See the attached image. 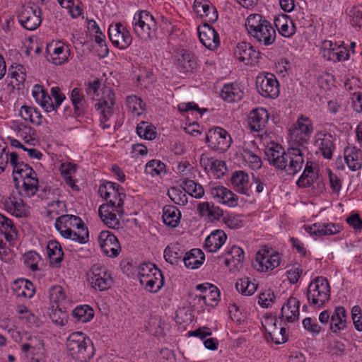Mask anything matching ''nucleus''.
<instances>
[{
  "label": "nucleus",
  "instance_id": "f257e3e1",
  "mask_svg": "<svg viewBox=\"0 0 362 362\" xmlns=\"http://www.w3.org/2000/svg\"><path fill=\"white\" fill-rule=\"evenodd\" d=\"M98 193L107 202L99 207L100 218L109 228H118L119 220L117 216L121 217L124 212L123 206L126 194L124 188L117 183L106 182L100 185Z\"/></svg>",
  "mask_w": 362,
  "mask_h": 362
},
{
  "label": "nucleus",
  "instance_id": "f03ea898",
  "mask_svg": "<svg viewBox=\"0 0 362 362\" xmlns=\"http://www.w3.org/2000/svg\"><path fill=\"white\" fill-rule=\"evenodd\" d=\"M8 163L13 168V180L17 182L18 178L22 179L24 193L30 197L34 196L39 188L36 172L29 165L20 161L16 152L10 153L5 144H0V175L6 170Z\"/></svg>",
  "mask_w": 362,
  "mask_h": 362
},
{
  "label": "nucleus",
  "instance_id": "7ed1b4c3",
  "mask_svg": "<svg viewBox=\"0 0 362 362\" xmlns=\"http://www.w3.org/2000/svg\"><path fill=\"white\" fill-rule=\"evenodd\" d=\"M265 156L270 165L291 176L301 170L305 162L304 150L299 146L285 151L280 144L271 143L265 149Z\"/></svg>",
  "mask_w": 362,
  "mask_h": 362
},
{
  "label": "nucleus",
  "instance_id": "20e7f679",
  "mask_svg": "<svg viewBox=\"0 0 362 362\" xmlns=\"http://www.w3.org/2000/svg\"><path fill=\"white\" fill-rule=\"evenodd\" d=\"M55 228L60 235L80 244L89 240V233L83 221L77 216L65 214L56 218Z\"/></svg>",
  "mask_w": 362,
  "mask_h": 362
},
{
  "label": "nucleus",
  "instance_id": "39448f33",
  "mask_svg": "<svg viewBox=\"0 0 362 362\" xmlns=\"http://www.w3.org/2000/svg\"><path fill=\"white\" fill-rule=\"evenodd\" d=\"M246 30L254 41L269 46L276 40V34L272 23L258 13L250 14L245 22Z\"/></svg>",
  "mask_w": 362,
  "mask_h": 362
},
{
  "label": "nucleus",
  "instance_id": "423d86ee",
  "mask_svg": "<svg viewBox=\"0 0 362 362\" xmlns=\"http://www.w3.org/2000/svg\"><path fill=\"white\" fill-rule=\"evenodd\" d=\"M137 276L141 285L151 293L158 292L164 286L162 272L151 262H144L138 267Z\"/></svg>",
  "mask_w": 362,
  "mask_h": 362
},
{
  "label": "nucleus",
  "instance_id": "0eeeda50",
  "mask_svg": "<svg viewBox=\"0 0 362 362\" xmlns=\"http://www.w3.org/2000/svg\"><path fill=\"white\" fill-rule=\"evenodd\" d=\"M330 293V286L327 279L317 276L309 284L305 296L310 306L319 309L329 301Z\"/></svg>",
  "mask_w": 362,
  "mask_h": 362
},
{
  "label": "nucleus",
  "instance_id": "6e6552de",
  "mask_svg": "<svg viewBox=\"0 0 362 362\" xmlns=\"http://www.w3.org/2000/svg\"><path fill=\"white\" fill-rule=\"evenodd\" d=\"M50 91L52 97L44 87L39 84L35 85L32 90V95L36 103L47 112L56 110L66 99V95L59 87H52Z\"/></svg>",
  "mask_w": 362,
  "mask_h": 362
},
{
  "label": "nucleus",
  "instance_id": "1a4fd4ad",
  "mask_svg": "<svg viewBox=\"0 0 362 362\" xmlns=\"http://www.w3.org/2000/svg\"><path fill=\"white\" fill-rule=\"evenodd\" d=\"M66 346L68 352L74 358L83 361L92 356L93 349L92 341L82 332H76L69 334Z\"/></svg>",
  "mask_w": 362,
  "mask_h": 362
},
{
  "label": "nucleus",
  "instance_id": "9d476101",
  "mask_svg": "<svg viewBox=\"0 0 362 362\" xmlns=\"http://www.w3.org/2000/svg\"><path fill=\"white\" fill-rule=\"evenodd\" d=\"M115 100L114 91L111 88H105L103 91V95L97 100L94 105V108L99 115L100 126L103 129L111 127L110 121L114 115Z\"/></svg>",
  "mask_w": 362,
  "mask_h": 362
},
{
  "label": "nucleus",
  "instance_id": "9b49d317",
  "mask_svg": "<svg viewBox=\"0 0 362 362\" xmlns=\"http://www.w3.org/2000/svg\"><path fill=\"white\" fill-rule=\"evenodd\" d=\"M132 25L136 35L145 40L153 38L156 35L157 22L147 11L136 12L133 18Z\"/></svg>",
  "mask_w": 362,
  "mask_h": 362
},
{
  "label": "nucleus",
  "instance_id": "f8f14e48",
  "mask_svg": "<svg viewBox=\"0 0 362 362\" xmlns=\"http://www.w3.org/2000/svg\"><path fill=\"white\" fill-rule=\"evenodd\" d=\"M49 298L52 308L56 307L54 313L51 317L53 322L60 326H64L66 322L65 310L69 304L64 288L59 285L52 286L49 290Z\"/></svg>",
  "mask_w": 362,
  "mask_h": 362
},
{
  "label": "nucleus",
  "instance_id": "ddd939ff",
  "mask_svg": "<svg viewBox=\"0 0 362 362\" xmlns=\"http://www.w3.org/2000/svg\"><path fill=\"white\" fill-rule=\"evenodd\" d=\"M281 254L267 245L262 246L256 253L253 266L257 271L268 272L280 265Z\"/></svg>",
  "mask_w": 362,
  "mask_h": 362
},
{
  "label": "nucleus",
  "instance_id": "4468645a",
  "mask_svg": "<svg viewBox=\"0 0 362 362\" xmlns=\"http://www.w3.org/2000/svg\"><path fill=\"white\" fill-rule=\"evenodd\" d=\"M314 131L313 121L305 115L299 116L289 129V139L297 146H303L308 142Z\"/></svg>",
  "mask_w": 362,
  "mask_h": 362
},
{
  "label": "nucleus",
  "instance_id": "2eb2a0df",
  "mask_svg": "<svg viewBox=\"0 0 362 362\" xmlns=\"http://www.w3.org/2000/svg\"><path fill=\"white\" fill-rule=\"evenodd\" d=\"M87 276L91 286L100 291L107 290L113 283L111 272L100 264H93Z\"/></svg>",
  "mask_w": 362,
  "mask_h": 362
},
{
  "label": "nucleus",
  "instance_id": "dca6fc26",
  "mask_svg": "<svg viewBox=\"0 0 362 362\" xmlns=\"http://www.w3.org/2000/svg\"><path fill=\"white\" fill-rule=\"evenodd\" d=\"M257 92L264 98H276L279 95V83L274 74L261 72L256 78Z\"/></svg>",
  "mask_w": 362,
  "mask_h": 362
},
{
  "label": "nucleus",
  "instance_id": "f3484780",
  "mask_svg": "<svg viewBox=\"0 0 362 362\" xmlns=\"http://www.w3.org/2000/svg\"><path fill=\"white\" fill-rule=\"evenodd\" d=\"M206 142L211 148L225 152L230 146L232 139L226 130L220 127H215L206 133Z\"/></svg>",
  "mask_w": 362,
  "mask_h": 362
},
{
  "label": "nucleus",
  "instance_id": "a211bd4d",
  "mask_svg": "<svg viewBox=\"0 0 362 362\" xmlns=\"http://www.w3.org/2000/svg\"><path fill=\"white\" fill-rule=\"evenodd\" d=\"M47 59L54 65L67 62L71 54L70 45L60 40H52L46 46Z\"/></svg>",
  "mask_w": 362,
  "mask_h": 362
},
{
  "label": "nucleus",
  "instance_id": "6ab92c4d",
  "mask_svg": "<svg viewBox=\"0 0 362 362\" xmlns=\"http://www.w3.org/2000/svg\"><path fill=\"white\" fill-rule=\"evenodd\" d=\"M320 54L325 60L334 63L345 61L349 58L346 47L331 40H325L322 42Z\"/></svg>",
  "mask_w": 362,
  "mask_h": 362
},
{
  "label": "nucleus",
  "instance_id": "aec40b11",
  "mask_svg": "<svg viewBox=\"0 0 362 362\" xmlns=\"http://www.w3.org/2000/svg\"><path fill=\"white\" fill-rule=\"evenodd\" d=\"M108 37L114 46L125 49L132 42V37L127 28L121 23L111 24L108 28Z\"/></svg>",
  "mask_w": 362,
  "mask_h": 362
},
{
  "label": "nucleus",
  "instance_id": "412c9836",
  "mask_svg": "<svg viewBox=\"0 0 362 362\" xmlns=\"http://www.w3.org/2000/svg\"><path fill=\"white\" fill-rule=\"evenodd\" d=\"M314 146L317 153H320L324 158L330 160L336 149L335 138L330 133L318 132L315 135Z\"/></svg>",
  "mask_w": 362,
  "mask_h": 362
},
{
  "label": "nucleus",
  "instance_id": "4be33fe9",
  "mask_svg": "<svg viewBox=\"0 0 362 362\" xmlns=\"http://www.w3.org/2000/svg\"><path fill=\"white\" fill-rule=\"evenodd\" d=\"M42 11L37 6H23L18 15L20 24L26 30H34L40 25Z\"/></svg>",
  "mask_w": 362,
  "mask_h": 362
},
{
  "label": "nucleus",
  "instance_id": "5701e85b",
  "mask_svg": "<svg viewBox=\"0 0 362 362\" xmlns=\"http://www.w3.org/2000/svg\"><path fill=\"white\" fill-rule=\"evenodd\" d=\"M98 243L103 252L107 257H116L121 252L117 236L110 231H101L98 235Z\"/></svg>",
  "mask_w": 362,
  "mask_h": 362
},
{
  "label": "nucleus",
  "instance_id": "b1692460",
  "mask_svg": "<svg viewBox=\"0 0 362 362\" xmlns=\"http://www.w3.org/2000/svg\"><path fill=\"white\" fill-rule=\"evenodd\" d=\"M234 54L241 62L247 65H255L261 58V53L254 49L250 43L241 42L235 49Z\"/></svg>",
  "mask_w": 362,
  "mask_h": 362
},
{
  "label": "nucleus",
  "instance_id": "393cba45",
  "mask_svg": "<svg viewBox=\"0 0 362 362\" xmlns=\"http://www.w3.org/2000/svg\"><path fill=\"white\" fill-rule=\"evenodd\" d=\"M211 197L218 202L229 207L238 204V197L231 190L222 185H211L209 189Z\"/></svg>",
  "mask_w": 362,
  "mask_h": 362
},
{
  "label": "nucleus",
  "instance_id": "a878e982",
  "mask_svg": "<svg viewBox=\"0 0 362 362\" xmlns=\"http://www.w3.org/2000/svg\"><path fill=\"white\" fill-rule=\"evenodd\" d=\"M343 228L339 223L317 222L305 226V231L312 236L321 237L339 233Z\"/></svg>",
  "mask_w": 362,
  "mask_h": 362
},
{
  "label": "nucleus",
  "instance_id": "bb28decb",
  "mask_svg": "<svg viewBox=\"0 0 362 362\" xmlns=\"http://www.w3.org/2000/svg\"><path fill=\"white\" fill-rule=\"evenodd\" d=\"M5 209L11 215L18 218L25 217L28 214L26 204L20 193H11L4 202Z\"/></svg>",
  "mask_w": 362,
  "mask_h": 362
},
{
  "label": "nucleus",
  "instance_id": "cd10ccee",
  "mask_svg": "<svg viewBox=\"0 0 362 362\" xmlns=\"http://www.w3.org/2000/svg\"><path fill=\"white\" fill-rule=\"evenodd\" d=\"M198 34L200 42L209 49L214 50L218 47L219 35L208 23H204L198 28Z\"/></svg>",
  "mask_w": 362,
  "mask_h": 362
},
{
  "label": "nucleus",
  "instance_id": "c85d7f7f",
  "mask_svg": "<svg viewBox=\"0 0 362 362\" xmlns=\"http://www.w3.org/2000/svg\"><path fill=\"white\" fill-rule=\"evenodd\" d=\"M177 68L182 73L192 74L199 67L197 57L192 51L182 49L177 53Z\"/></svg>",
  "mask_w": 362,
  "mask_h": 362
},
{
  "label": "nucleus",
  "instance_id": "c756f323",
  "mask_svg": "<svg viewBox=\"0 0 362 362\" xmlns=\"http://www.w3.org/2000/svg\"><path fill=\"white\" fill-rule=\"evenodd\" d=\"M193 8L205 23H214L218 19L217 10L209 0H194Z\"/></svg>",
  "mask_w": 362,
  "mask_h": 362
},
{
  "label": "nucleus",
  "instance_id": "7c9ffc66",
  "mask_svg": "<svg viewBox=\"0 0 362 362\" xmlns=\"http://www.w3.org/2000/svg\"><path fill=\"white\" fill-rule=\"evenodd\" d=\"M230 182L234 189L240 194L250 196L252 193V184L247 173L243 170H236L231 175Z\"/></svg>",
  "mask_w": 362,
  "mask_h": 362
},
{
  "label": "nucleus",
  "instance_id": "2f4dec72",
  "mask_svg": "<svg viewBox=\"0 0 362 362\" xmlns=\"http://www.w3.org/2000/svg\"><path fill=\"white\" fill-rule=\"evenodd\" d=\"M269 118L267 110L264 107H257L250 111L248 115V124L254 132L263 131Z\"/></svg>",
  "mask_w": 362,
  "mask_h": 362
},
{
  "label": "nucleus",
  "instance_id": "473e14b6",
  "mask_svg": "<svg viewBox=\"0 0 362 362\" xmlns=\"http://www.w3.org/2000/svg\"><path fill=\"white\" fill-rule=\"evenodd\" d=\"M197 211L201 217L207 222L211 223L219 221L224 215V211L222 209L209 202L199 203L197 206Z\"/></svg>",
  "mask_w": 362,
  "mask_h": 362
},
{
  "label": "nucleus",
  "instance_id": "72a5a7b5",
  "mask_svg": "<svg viewBox=\"0 0 362 362\" xmlns=\"http://www.w3.org/2000/svg\"><path fill=\"white\" fill-rule=\"evenodd\" d=\"M30 343L21 346L23 352L30 358V362H42L43 359V341L37 337L30 338Z\"/></svg>",
  "mask_w": 362,
  "mask_h": 362
},
{
  "label": "nucleus",
  "instance_id": "f704fd0d",
  "mask_svg": "<svg viewBox=\"0 0 362 362\" xmlns=\"http://www.w3.org/2000/svg\"><path fill=\"white\" fill-rule=\"evenodd\" d=\"M221 98L227 103H237L244 96L242 85L238 82L224 84L220 93Z\"/></svg>",
  "mask_w": 362,
  "mask_h": 362
},
{
  "label": "nucleus",
  "instance_id": "c9c22d12",
  "mask_svg": "<svg viewBox=\"0 0 362 362\" xmlns=\"http://www.w3.org/2000/svg\"><path fill=\"white\" fill-rule=\"evenodd\" d=\"M346 310L341 305L335 307L331 315L329 329L335 335L339 336L346 329Z\"/></svg>",
  "mask_w": 362,
  "mask_h": 362
},
{
  "label": "nucleus",
  "instance_id": "e433bc0d",
  "mask_svg": "<svg viewBox=\"0 0 362 362\" xmlns=\"http://www.w3.org/2000/svg\"><path fill=\"white\" fill-rule=\"evenodd\" d=\"M69 98L74 107L75 117L83 116L88 112V103L81 88H74L71 91Z\"/></svg>",
  "mask_w": 362,
  "mask_h": 362
},
{
  "label": "nucleus",
  "instance_id": "4c0bfd02",
  "mask_svg": "<svg viewBox=\"0 0 362 362\" xmlns=\"http://www.w3.org/2000/svg\"><path fill=\"white\" fill-rule=\"evenodd\" d=\"M226 233L221 229L212 231L205 239L204 247L208 252H216L226 243Z\"/></svg>",
  "mask_w": 362,
  "mask_h": 362
},
{
  "label": "nucleus",
  "instance_id": "58836bf2",
  "mask_svg": "<svg viewBox=\"0 0 362 362\" xmlns=\"http://www.w3.org/2000/svg\"><path fill=\"white\" fill-rule=\"evenodd\" d=\"M300 301L290 297L281 308V317L287 322H294L299 319Z\"/></svg>",
  "mask_w": 362,
  "mask_h": 362
},
{
  "label": "nucleus",
  "instance_id": "ea45409f",
  "mask_svg": "<svg viewBox=\"0 0 362 362\" xmlns=\"http://www.w3.org/2000/svg\"><path fill=\"white\" fill-rule=\"evenodd\" d=\"M315 163L312 161H308L305 164L304 170L296 182L299 187H310L318 179V169L314 167Z\"/></svg>",
  "mask_w": 362,
  "mask_h": 362
},
{
  "label": "nucleus",
  "instance_id": "a19ab883",
  "mask_svg": "<svg viewBox=\"0 0 362 362\" xmlns=\"http://www.w3.org/2000/svg\"><path fill=\"white\" fill-rule=\"evenodd\" d=\"M274 25L280 35L290 37L296 33V25L293 20L286 14H279L274 18Z\"/></svg>",
  "mask_w": 362,
  "mask_h": 362
},
{
  "label": "nucleus",
  "instance_id": "79ce46f5",
  "mask_svg": "<svg viewBox=\"0 0 362 362\" xmlns=\"http://www.w3.org/2000/svg\"><path fill=\"white\" fill-rule=\"evenodd\" d=\"M226 255L230 256V258L220 256L218 257L219 261L223 259L224 264L228 267H230V264H232L231 266L234 269H238L242 267L245 259V253L241 247L233 245L230 249L227 251Z\"/></svg>",
  "mask_w": 362,
  "mask_h": 362
},
{
  "label": "nucleus",
  "instance_id": "37998d69",
  "mask_svg": "<svg viewBox=\"0 0 362 362\" xmlns=\"http://www.w3.org/2000/svg\"><path fill=\"white\" fill-rule=\"evenodd\" d=\"M11 288L16 296L25 298H31L35 293L33 284L25 279H18L14 281Z\"/></svg>",
  "mask_w": 362,
  "mask_h": 362
},
{
  "label": "nucleus",
  "instance_id": "c03bdc74",
  "mask_svg": "<svg viewBox=\"0 0 362 362\" xmlns=\"http://www.w3.org/2000/svg\"><path fill=\"white\" fill-rule=\"evenodd\" d=\"M344 160L352 171H356L362 167V151L356 147H348L344 150Z\"/></svg>",
  "mask_w": 362,
  "mask_h": 362
},
{
  "label": "nucleus",
  "instance_id": "a18cd8bd",
  "mask_svg": "<svg viewBox=\"0 0 362 362\" xmlns=\"http://www.w3.org/2000/svg\"><path fill=\"white\" fill-rule=\"evenodd\" d=\"M0 233L4 235L7 242H12L17 239L18 232L13 221L0 214Z\"/></svg>",
  "mask_w": 362,
  "mask_h": 362
},
{
  "label": "nucleus",
  "instance_id": "49530a36",
  "mask_svg": "<svg viewBox=\"0 0 362 362\" xmlns=\"http://www.w3.org/2000/svg\"><path fill=\"white\" fill-rule=\"evenodd\" d=\"M204 259V254L202 250L194 248L185 253L183 262L187 268L194 269L200 267L203 264Z\"/></svg>",
  "mask_w": 362,
  "mask_h": 362
},
{
  "label": "nucleus",
  "instance_id": "de8ad7c7",
  "mask_svg": "<svg viewBox=\"0 0 362 362\" xmlns=\"http://www.w3.org/2000/svg\"><path fill=\"white\" fill-rule=\"evenodd\" d=\"M162 218L166 226L175 228L180 223L181 213L176 206L166 205L163 209Z\"/></svg>",
  "mask_w": 362,
  "mask_h": 362
},
{
  "label": "nucleus",
  "instance_id": "09e8293b",
  "mask_svg": "<svg viewBox=\"0 0 362 362\" xmlns=\"http://www.w3.org/2000/svg\"><path fill=\"white\" fill-rule=\"evenodd\" d=\"M125 102L128 112L133 116L143 115L146 104L141 98L136 95H128Z\"/></svg>",
  "mask_w": 362,
  "mask_h": 362
},
{
  "label": "nucleus",
  "instance_id": "8fccbe9b",
  "mask_svg": "<svg viewBox=\"0 0 362 362\" xmlns=\"http://www.w3.org/2000/svg\"><path fill=\"white\" fill-rule=\"evenodd\" d=\"M47 255L52 264H59L63 259L64 252L61 245L57 240L48 242Z\"/></svg>",
  "mask_w": 362,
  "mask_h": 362
},
{
  "label": "nucleus",
  "instance_id": "3c124183",
  "mask_svg": "<svg viewBox=\"0 0 362 362\" xmlns=\"http://www.w3.org/2000/svg\"><path fill=\"white\" fill-rule=\"evenodd\" d=\"M72 316L77 322L85 323L93 319L94 311L88 305H78L73 310Z\"/></svg>",
  "mask_w": 362,
  "mask_h": 362
},
{
  "label": "nucleus",
  "instance_id": "603ef678",
  "mask_svg": "<svg viewBox=\"0 0 362 362\" xmlns=\"http://www.w3.org/2000/svg\"><path fill=\"white\" fill-rule=\"evenodd\" d=\"M235 288L242 295L249 296L256 291L257 284L252 281L249 277H243L236 282Z\"/></svg>",
  "mask_w": 362,
  "mask_h": 362
},
{
  "label": "nucleus",
  "instance_id": "864d4df0",
  "mask_svg": "<svg viewBox=\"0 0 362 362\" xmlns=\"http://www.w3.org/2000/svg\"><path fill=\"white\" fill-rule=\"evenodd\" d=\"M211 288V289L206 293L203 295H196V298L198 302H202L205 305L214 307L217 305L218 301L219 300L220 291L216 286Z\"/></svg>",
  "mask_w": 362,
  "mask_h": 362
},
{
  "label": "nucleus",
  "instance_id": "5fc2aeb1",
  "mask_svg": "<svg viewBox=\"0 0 362 362\" xmlns=\"http://www.w3.org/2000/svg\"><path fill=\"white\" fill-rule=\"evenodd\" d=\"M183 189L192 197L201 199L204 195L203 187L192 180L186 179L182 182Z\"/></svg>",
  "mask_w": 362,
  "mask_h": 362
},
{
  "label": "nucleus",
  "instance_id": "6e6d98bb",
  "mask_svg": "<svg viewBox=\"0 0 362 362\" xmlns=\"http://www.w3.org/2000/svg\"><path fill=\"white\" fill-rule=\"evenodd\" d=\"M136 133L141 138L146 140L154 139L157 134L155 127L152 124L144 121L137 124Z\"/></svg>",
  "mask_w": 362,
  "mask_h": 362
},
{
  "label": "nucleus",
  "instance_id": "4d7b16f0",
  "mask_svg": "<svg viewBox=\"0 0 362 362\" xmlns=\"http://www.w3.org/2000/svg\"><path fill=\"white\" fill-rule=\"evenodd\" d=\"M165 165L160 160H151L145 167V173L151 177L160 176L165 173Z\"/></svg>",
  "mask_w": 362,
  "mask_h": 362
},
{
  "label": "nucleus",
  "instance_id": "13d9d810",
  "mask_svg": "<svg viewBox=\"0 0 362 362\" xmlns=\"http://www.w3.org/2000/svg\"><path fill=\"white\" fill-rule=\"evenodd\" d=\"M163 253L165 261L171 264H177L183 255L177 245H168Z\"/></svg>",
  "mask_w": 362,
  "mask_h": 362
},
{
  "label": "nucleus",
  "instance_id": "bf43d9fd",
  "mask_svg": "<svg viewBox=\"0 0 362 362\" xmlns=\"http://www.w3.org/2000/svg\"><path fill=\"white\" fill-rule=\"evenodd\" d=\"M276 320H274L273 326L271 328L264 327L265 337L267 340H271L276 344H281L287 341V338L279 332V329L276 326Z\"/></svg>",
  "mask_w": 362,
  "mask_h": 362
},
{
  "label": "nucleus",
  "instance_id": "052dcab7",
  "mask_svg": "<svg viewBox=\"0 0 362 362\" xmlns=\"http://www.w3.org/2000/svg\"><path fill=\"white\" fill-rule=\"evenodd\" d=\"M244 161L252 170H258L262 165L261 158L249 149H244L243 152Z\"/></svg>",
  "mask_w": 362,
  "mask_h": 362
},
{
  "label": "nucleus",
  "instance_id": "680f3d73",
  "mask_svg": "<svg viewBox=\"0 0 362 362\" xmlns=\"http://www.w3.org/2000/svg\"><path fill=\"white\" fill-rule=\"evenodd\" d=\"M66 208V204L59 199L52 201L47 204L46 216L50 220L54 219L57 216L64 212Z\"/></svg>",
  "mask_w": 362,
  "mask_h": 362
},
{
  "label": "nucleus",
  "instance_id": "e2e57ef3",
  "mask_svg": "<svg viewBox=\"0 0 362 362\" xmlns=\"http://www.w3.org/2000/svg\"><path fill=\"white\" fill-rule=\"evenodd\" d=\"M35 132L34 129L29 126L24 125L22 123L20 124L16 129L17 135L21 137L25 143L28 144H34L35 141L34 137Z\"/></svg>",
  "mask_w": 362,
  "mask_h": 362
},
{
  "label": "nucleus",
  "instance_id": "0e129e2a",
  "mask_svg": "<svg viewBox=\"0 0 362 362\" xmlns=\"http://www.w3.org/2000/svg\"><path fill=\"white\" fill-rule=\"evenodd\" d=\"M168 195L175 204L185 206L187 203V197L184 189L178 187H171L168 191Z\"/></svg>",
  "mask_w": 362,
  "mask_h": 362
},
{
  "label": "nucleus",
  "instance_id": "69168bd1",
  "mask_svg": "<svg viewBox=\"0 0 362 362\" xmlns=\"http://www.w3.org/2000/svg\"><path fill=\"white\" fill-rule=\"evenodd\" d=\"M223 223L230 229H239L243 226L242 216L233 213L227 214L222 217Z\"/></svg>",
  "mask_w": 362,
  "mask_h": 362
},
{
  "label": "nucleus",
  "instance_id": "338daca9",
  "mask_svg": "<svg viewBox=\"0 0 362 362\" xmlns=\"http://www.w3.org/2000/svg\"><path fill=\"white\" fill-rule=\"evenodd\" d=\"M347 14L352 26L362 27V5L351 7Z\"/></svg>",
  "mask_w": 362,
  "mask_h": 362
},
{
  "label": "nucleus",
  "instance_id": "774afa93",
  "mask_svg": "<svg viewBox=\"0 0 362 362\" xmlns=\"http://www.w3.org/2000/svg\"><path fill=\"white\" fill-rule=\"evenodd\" d=\"M41 260V257L35 251H29L23 255L25 264L32 271L39 270L38 263Z\"/></svg>",
  "mask_w": 362,
  "mask_h": 362
}]
</instances>
